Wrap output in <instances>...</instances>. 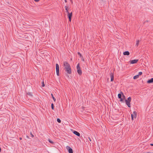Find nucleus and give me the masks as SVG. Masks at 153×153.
<instances>
[{"label": "nucleus", "mask_w": 153, "mask_h": 153, "mask_svg": "<svg viewBox=\"0 0 153 153\" xmlns=\"http://www.w3.org/2000/svg\"><path fill=\"white\" fill-rule=\"evenodd\" d=\"M147 82L148 83H151L153 82V78L148 79Z\"/></svg>", "instance_id": "nucleus-10"}, {"label": "nucleus", "mask_w": 153, "mask_h": 153, "mask_svg": "<svg viewBox=\"0 0 153 153\" xmlns=\"http://www.w3.org/2000/svg\"><path fill=\"white\" fill-rule=\"evenodd\" d=\"M88 139L89 140V141H90V142H91V141L92 140H91V138L90 137H88Z\"/></svg>", "instance_id": "nucleus-27"}, {"label": "nucleus", "mask_w": 153, "mask_h": 153, "mask_svg": "<svg viewBox=\"0 0 153 153\" xmlns=\"http://www.w3.org/2000/svg\"><path fill=\"white\" fill-rule=\"evenodd\" d=\"M68 17L69 18V21H70V22H71V17L72 16V12H71V13H68Z\"/></svg>", "instance_id": "nucleus-7"}, {"label": "nucleus", "mask_w": 153, "mask_h": 153, "mask_svg": "<svg viewBox=\"0 0 153 153\" xmlns=\"http://www.w3.org/2000/svg\"><path fill=\"white\" fill-rule=\"evenodd\" d=\"M139 40H137L136 42V43L135 45L136 46H138L139 44Z\"/></svg>", "instance_id": "nucleus-17"}, {"label": "nucleus", "mask_w": 153, "mask_h": 153, "mask_svg": "<svg viewBox=\"0 0 153 153\" xmlns=\"http://www.w3.org/2000/svg\"><path fill=\"white\" fill-rule=\"evenodd\" d=\"M65 2H67V0H65Z\"/></svg>", "instance_id": "nucleus-31"}, {"label": "nucleus", "mask_w": 153, "mask_h": 153, "mask_svg": "<svg viewBox=\"0 0 153 153\" xmlns=\"http://www.w3.org/2000/svg\"><path fill=\"white\" fill-rule=\"evenodd\" d=\"M51 96H52V98L53 99L54 101L55 102H56V99L55 98V97H54L53 96V94H51Z\"/></svg>", "instance_id": "nucleus-14"}, {"label": "nucleus", "mask_w": 153, "mask_h": 153, "mask_svg": "<svg viewBox=\"0 0 153 153\" xmlns=\"http://www.w3.org/2000/svg\"><path fill=\"white\" fill-rule=\"evenodd\" d=\"M22 137H19V139L20 140H22Z\"/></svg>", "instance_id": "nucleus-29"}, {"label": "nucleus", "mask_w": 153, "mask_h": 153, "mask_svg": "<svg viewBox=\"0 0 153 153\" xmlns=\"http://www.w3.org/2000/svg\"><path fill=\"white\" fill-rule=\"evenodd\" d=\"M123 54L124 55L128 56L130 54V53L128 51H126L123 53Z\"/></svg>", "instance_id": "nucleus-12"}, {"label": "nucleus", "mask_w": 153, "mask_h": 153, "mask_svg": "<svg viewBox=\"0 0 153 153\" xmlns=\"http://www.w3.org/2000/svg\"><path fill=\"white\" fill-rule=\"evenodd\" d=\"M138 61V59H134L130 61V63L134 64L136 63Z\"/></svg>", "instance_id": "nucleus-8"}, {"label": "nucleus", "mask_w": 153, "mask_h": 153, "mask_svg": "<svg viewBox=\"0 0 153 153\" xmlns=\"http://www.w3.org/2000/svg\"><path fill=\"white\" fill-rule=\"evenodd\" d=\"M120 101H122V102H123V99L121 98H120Z\"/></svg>", "instance_id": "nucleus-26"}, {"label": "nucleus", "mask_w": 153, "mask_h": 153, "mask_svg": "<svg viewBox=\"0 0 153 153\" xmlns=\"http://www.w3.org/2000/svg\"><path fill=\"white\" fill-rule=\"evenodd\" d=\"M142 74V72H139L138 74L137 75H138L139 76L140 75H141Z\"/></svg>", "instance_id": "nucleus-21"}, {"label": "nucleus", "mask_w": 153, "mask_h": 153, "mask_svg": "<svg viewBox=\"0 0 153 153\" xmlns=\"http://www.w3.org/2000/svg\"><path fill=\"white\" fill-rule=\"evenodd\" d=\"M76 69H77V72L78 74L80 75L82 74V71L81 69H80V68L79 66V64L78 63L76 66Z\"/></svg>", "instance_id": "nucleus-3"}, {"label": "nucleus", "mask_w": 153, "mask_h": 153, "mask_svg": "<svg viewBox=\"0 0 153 153\" xmlns=\"http://www.w3.org/2000/svg\"><path fill=\"white\" fill-rule=\"evenodd\" d=\"M110 76L111 78V81H113L114 80V74L112 73H111L110 74Z\"/></svg>", "instance_id": "nucleus-11"}, {"label": "nucleus", "mask_w": 153, "mask_h": 153, "mask_svg": "<svg viewBox=\"0 0 153 153\" xmlns=\"http://www.w3.org/2000/svg\"><path fill=\"white\" fill-rule=\"evenodd\" d=\"M27 94L30 96H32V95L31 94V93L30 92H28L27 93Z\"/></svg>", "instance_id": "nucleus-24"}, {"label": "nucleus", "mask_w": 153, "mask_h": 153, "mask_svg": "<svg viewBox=\"0 0 153 153\" xmlns=\"http://www.w3.org/2000/svg\"><path fill=\"white\" fill-rule=\"evenodd\" d=\"M57 121L59 123H61V120L59 119V118H57Z\"/></svg>", "instance_id": "nucleus-18"}, {"label": "nucleus", "mask_w": 153, "mask_h": 153, "mask_svg": "<svg viewBox=\"0 0 153 153\" xmlns=\"http://www.w3.org/2000/svg\"><path fill=\"white\" fill-rule=\"evenodd\" d=\"M51 107L53 110L54 109V105L53 103H52L51 104Z\"/></svg>", "instance_id": "nucleus-20"}, {"label": "nucleus", "mask_w": 153, "mask_h": 153, "mask_svg": "<svg viewBox=\"0 0 153 153\" xmlns=\"http://www.w3.org/2000/svg\"><path fill=\"white\" fill-rule=\"evenodd\" d=\"M137 117V112L135 111H133L132 114H131V117L132 120H133L134 118H136Z\"/></svg>", "instance_id": "nucleus-5"}, {"label": "nucleus", "mask_w": 153, "mask_h": 153, "mask_svg": "<svg viewBox=\"0 0 153 153\" xmlns=\"http://www.w3.org/2000/svg\"><path fill=\"white\" fill-rule=\"evenodd\" d=\"M73 133L74 134L78 136H80V133L77 131H73Z\"/></svg>", "instance_id": "nucleus-9"}, {"label": "nucleus", "mask_w": 153, "mask_h": 153, "mask_svg": "<svg viewBox=\"0 0 153 153\" xmlns=\"http://www.w3.org/2000/svg\"><path fill=\"white\" fill-rule=\"evenodd\" d=\"M119 94L118 95V97L120 99L122 98V94Z\"/></svg>", "instance_id": "nucleus-16"}, {"label": "nucleus", "mask_w": 153, "mask_h": 153, "mask_svg": "<svg viewBox=\"0 0 153 153\" xmlns=\"http://www.w3.org/2000/svg\"><path fill=\"white\" fill-rule=\"evenodd\" d=\"M65 10H66V12H67V13H69V12H68V6H65Z\"/></svg>", "instance_id": "nucleus-13"}, {"label": "nucleus", "mask_w": 153, "mask_h": 153, "mask_svg": "<svg viewBox=\"0 0 153 153\" xmlns=\"http://www.w3.org/2000/svg\"><path fill=\"white\" fill-rule=\"evenodd\" d=\"M64 69L68 74H70L71 73V70L70 64L66 61L63 63Z\"/></svg>", "instance_id": "nucleus-1"}, {"label": "nucleus", "mask_w": 153, "mask_h": 153, "mask_svg": "<svg viewBox=\"0 0 153 153\" xmlns=\"http://www.w3.org/2000/svg\"><path fill=\"white\" fill-rule=\"evenodd\" d=\"M48 141L50 143H54V142L53 141H51L50 139L48 140Z\"/></svg>", "instance_id": "nucleus-23"}, {"label": "nucleus", "mask_w": 153, "mask_h": 153, "mask_svg": "<svg viewBox=\"0 0 153 153\" xmlns=\"http://www.w3.org/2000/svg\"><path fill=\"white\" fill-rule=\"evenodd\" d=\"M66 148L68 150L69 153H73V149L70 146H67Z\"/></svg>", "instance_id": "nucleus-6"}, {"label": "nucleus", "mask_w": 153, "mask_h": 153, "mask_svg": "<svg viewBox=\"0 0 153 153\" xmlns=\"http://www.w3.org/2000/svg\"><path fill=\"white\" fill-rule=\"evenodd\" d=\"M31 136H32V137H33V134H31Z\"/></svg>", "instance_id": "nucleus-33"}, {"label": "nucleus", "mask_w": 153, "mask_h": 153, "mask_svg": "<svg viewBox=\"0 0 153 153\" xmlns=\"http://www.w3.org/2000/svg\"><path fill=\"white\" fill-rule=\"evenodd\" d=\"M77 54L79 55L80 56V57H81L82 56V54L80 52H78L77 53Z\"/></svg>", "instance_id": "nucleus-25"}, {"label": "nucleus", "mask_w": 153, "mask_h": 153, "mask_svg": "<svg viewBox=\"0 0 153 153\" xmlns=\"http://www.w3.org/2000/svg\"><path fill=\"white\" fill-rule=\"evenodd\" d=\"M42 87H44L45 86V84H44V82L43 81L42 82Z\"/></svg>", "instance_id": "nucleus-22"}, {"label": "nucleus", "mask_w": 153, "mask_h": 153, "mask_svg": "<svg viewBox=\"0 0 153 153\" xmlns=\"http://www.w3.org/2000/svg\"><path fill=\"white\" fill-rule=\"evenodd\" d=\"M1 148L0 147V152H1Z\"/></svg>", "instance_id": "nucleus-32"}, {"label": "nucleus", "mask_w": 153, "mask_h": 153, "mask_svg": "<svg viewBox=\"0 0 153 153\" xmlns=\"http://www.w3.org/2000/svg\"><path fill=\"white\" fill-rule=\"evenodd\" d=\"M121 93L122 94V97L123 98V99H125L126 98V97H125V96H124V95L123 93L122 92H121Z\"/></svg>", "instance_id": "nucleus-19"}, {"label": "nucleus", "mask_w": 153, "mask_h": 153, "mask_svg": "<svg viewBox=\"0 0 153 153\" xmlns=\"http://www.w3.org/2000/svg\"><path fill=\"white\" fill-rule=\"evenodd\" d=\"M56 74L58 76L59 75V65L58 64H56Z\"/></svg>", "instance_id": "nucleus-4"}, {"label": "nucleus", "mask_w": 153, "mask_h": 153, "mask_svg": "<svg viewBox=\"0 0 153 153\" xmlns=\"http://www.w3.org/2000/svg\"><path fill=\"white\" fill-rule=\"evenodd\" d=\"M150 145L152 146H153V144H151Z\"/></svg>", "instance_id": "nucleus-30"}, {"label": "nucleus", "mask_w": 153, "mask_h": 153, "mask_svg": "<svg viewBox=\"0 0 153 153\" xmlns=\"http://www.w3.org/2000/svg\"><path fill=\"white\" fill-rule=\"evenodd\" d=\"M139 76H138V75H136V76H135L133 77V79H136L137 78H138L139 77Z\"/></svg>", "instance_id": "nucleus-15"}, {"label": "nucleus", "mask_w": 153, "mask_h": 153, "mask_svg": "<svg viewBox=\"0 0 153 153\" xmlns=\"http://www.w3.org/2000/svg\"><path fill=\"white\" fill-rule=\"evenodd\" d=\"M34 1L36 2H38L40 0H34Z\"/></svg>", "instance_id": "nucleus-28"}, {"label": "nucleus", "mask_w": 153, "mask_h": 153, "mask_svg": "<svg viewBox=\"0 0 153 153\" xmlns=\"http://www.w3.org/2000/svg\"><path fill=\"white\" fill-rule=\"evenodd\" d=\"M131 98L130 97L128 98L127 100L126 99L125 100L126 104L127 105L128 107H131L130 102L131 101Z\"/></svg>", "instance_id": "nucleus-2"}]
</instances>
